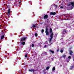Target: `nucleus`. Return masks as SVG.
Segmentation results:
<instances>
[{
	"mask_svg": "<svg viewBox=\"0 0 74 74\" xmlns=\"http://www.w3.org/2000/svg\"><path fill=\"white\" fill-rule=\"evenodd\" d=\"M47 47V45H45V46H44L45 47Z\"/></svg>",
	"mask_w": 74,
	"mask_h": 74,
	"instance_id": "33",
	"label": "nucleus"
},
{
	"mask_svg": "<svg viewBox=\"0 0 74 74\" xmlns=\"http://www.w3.org/2000/svg\"><path fill=\"white\" fill-rule=\"evenodd\" d=\"M68 58H69V59H71V56H69L68 57Z\"/></svg>",
	"mask_w": 74,
	"mask_h": 74,
	"instance_id": "26",
	"label": "nucleus"
},
{
	"mask_svg": "<svg viewBox=\"0 0 74 74\" xmlns=\"http://www.w3.org/2000/svg\"><path fill=\"white\" fill-rule=\"evenodd\" d=\"M29 71H31V72H32V70L29 69Z\"/></svg>",
	"mask_w": 74,
	"mask_h": 74,
	"instance_id": "25",
	"label": "nucleus"
},
{
	"mask_svg": "<svg viewBox=\"0 0 74 74\" xmlns=\"http://www.w3.org/2000/svg\"><path fill=\"white\" fill-rule=\"evenodd\" d=\"M50 38H53V33H51V34L50 35Z\"/></svg>",
	"mask_w": 74,
	"mask_h": 74,
	"instance_id": "3",
	"label": "nucleus"
},
{
	"mask_svg": "<svg viewBox=\"0 0 74 74\" xmlns=\"http://www.w3.org/2000/svg\"><path fill=\"white\" fill-rule=\"evenodd\" d=\"M61 8H63V6H61L60 7Z\"/></svg>",
	"mask_w": 74,
	"mask_h": 74,
	"instance_id": "31",
	"label": "nucleus"
},
{
	"mask_svg": "<svg viewBox=\"0 0 74 74\" xmlns=\"http://www.w3.org/2000/svg\"><path fill=\"white\" fill-rule=\"evenodd\" d=\"M21 3V2H20V3Z\"/></svg>",
	"mask_w": 74,
	"mask_h": 74,
	"instance_id": "38",
	"label": "nucleus"
},
{
	"mask_svg": "<svg viewBox=\"0 0 74 74\" xmlns=\"http://www.w3.org/2000/svg\"><path fill=\"white\" fill-rule=\"evenodd\" d=\"M66 33V29H64L63 30L62 33L64 34H65Z\"/></svg>",
	"mask_w": 74,
	"mask_h": 74,
	"instance_id": "9",
	"label": "nucleus"
},
{
	"mask_svg": "<svg viewBox=\"0 0 74 74\" xmlns=\"http://www.w3.org/2000/svg\"><path fill=\"white\" fill-rule=\"evenodd\" d=\"M32 71L34 72V71H36V70H34V69H32Z\"/></svg>",
	"mask_w": 74,
	"mask_h": 74,
	"instance_id": "28",
	"label": "nucleus"
},
{
	"mask_svg": "<svg viewBox=\"0 0 74 74\" xmlns=\"http://www.w3.org/2000/svg\"><path fill=\"white\" fill-rule=\"evenodd\" d=\"M8 14H10L11 13V9L9 8L8 11Z\"/></svg>",
	"mask_w": 74,
	"mask_h": 74,
	"instance_id": "11",
	"label": "nucleus"
},
{
	"mask_svg": "<svg viewBox=\"0 0 74 74\" xmlns=\"http://www.w3.org/2000/svg\"><path fill=\"white\" fill-rule=\"evenodd\" d=\"M62 57H63L64 58H65L66 57V55H63L62 56Z\"/></svg>",
	"mask_w": 74,
	"mask_h": 74,
	"instance_id": "19",
	"label": "nucleus"
},
{
	"mask_svg": "<svg viewBox=\"0 0 74 74\" xmlns=\"http://www.w3.org/2000/svg\"><path fill=\"white\" fill-rule=\"evenodd\" d=\"M48 29H46V30L45 31L46 34V35H47V36H48L49 35V32H48Z\"/></svg>",
	"mask_w": 74,
	"mask_h": 74,
	"instance_id": "4",
	"label": "nucleus"
},
{
	"mask_svg": "<svg viewBox=\"0 0 74 74\" xmlns=\"http://www.w3.org/2000/svg\"><path fill=\"white\" fill-rule=\"evenodd\" d=\"M47 20L48 21H49V20H48V19H47Z\"/></svg>",
	"mask_w": 74,
	"mask_h": 74,
	"instance_id": "37",
	"label": "nucleus"
},
{
	"mask_svg": "<svg viewBox=\"0 0 74 74\" xmlns=\"http://www.w3.org/2000/svg\"><path fill=\"white\" fill-rule=\"evenodd\" d=\"M44 32V30L43 29L42 30L41 32L42 33H43Z\"/></svg>",
	"mask_w": 74,
	"mask_h": 74,
	"instance_id": "23",
	"label": "nucleus"
},
{
	"mask_svg": "<svg viewBox=\"0 0 74 74\" xmlns=\"http://www.w3.org/2000/svg\"><path fill=\"white\" fill-rule=\"evenodd\" d=\"M50 33H52V28H50Z\"/></svg>",
	"mask_w": 74,
	"mask_h": 74,
	"instance_id": "14",
	"label": "nucleus"
},
{
	"mask_svg": "<svg viewBox=\"0 0 74 74\" xmlns=\"http://www.w3.org/2000/svg\"><path fill=\"white\" fill-rule=\"evenodd\" d=\"M50 22V21H49V22H47V23H49Z\"/></svg>",
	"mask_w": 74,
	"mask_h": 74,
	"instance_id": "35",
	"label": "nucleus"
},
{
	"mask_svg": "<svg viewBox=\"0 0 74 74\" xmlns=\"http://www.w3.org/2000/svg\"><path fill=\"white\" fill-rule=\"evenodd\" d=\"M71 5H72V8H71V9H73V7H74V1L72 2H69L67 4V6H68L69 7Z\"/></svg>",
	"mask_w": 74,
	"mask_h": 74,
	"instance_id": "1",
	"label": "nucleus"
},
{
	"mask_svg": "<svg viewBox=\"0 0 74 74\" xmlns=\"http://www.w3.org/2000/svg\"><path fill=\"white\" fill-rule=\"evenodd\" d=\"M59 49H58L57 50V52H59Z\"/></svg>",
	"mask_w": 74,
	"mask_h": 74,
	"instance_id": "30",
	"label": "nucleus"
},
{
	"mask_svg": "<svg viewBox=\"0 0 74 74\" xmlns=\"http://www.w3.org/2000/svg\"><path fill=\"white\" fill-rule=\"evenodd\" d=\"M37 36H38V34H37V33H36L35 34V37H37Z\"/></svg>",
	"mask_w": 74,
	"mask_h": 74,
	"instance_id": "21",
	"label": "nucleus"
},
{
	"mask_svg": "<svg viewBox=\"0 0 74 74\" xmlns=\"http://www.w3.org/2000/svg\"><path fill=\"white\" fill-rule=\"evenodd\" d=\"M53 71H55V66H53L52 69Z\"/></svg>",
	"mask_w": 74,
	"mask_h": 74,
	"instance_id": "15",
	"label": "nucleus"
},
{
	"mask_svg": "<svg viewBox=\"0 0 74 74\" xmlns=\"http://www.w3.org/2000/svg\"><path fill=\"white\" fill-rule=\"evenodd\" d=\"M60 51L61 53H63V50L61 49Z\"/></svg>",
	"mask_w": 74,
	"mask_h": 74,
	"instance_id": "20",
	"label": "nucleus"
},
{
	"mask_svg": "<svg viewBox=\"0 0 74 74\" xmlns=\"http://www.w3.org/2000/svg\"><path fill=\"white\" fill-rule=\"evenodd\" d=\"M49 52H51L52 53H54V51L51 50H49Z\"/></svg>",
	"mask_w": 74,
	"mask_h": 74,
	"instance_id": "17",
	"label": "nucleus"
},
{
	"mask_svg": "<svg viewBox=\"0 0 74 74\" xmlns=\"http://www.w3.org/2000/svg\"><path fill=\"white\" fill-rule=\"evenodd\" d=\"M56 12H51L50 13V15H56Z\"/></svg>",
	"mask_w": 74,
	"mask_h": 74,
	"instance_id": "5",
	"label": "nucleus"
},
{
	"mask_svg": "<svg viewBox=\"0 0 74 74\" xmlns=\"http://www.w3.org/2000/svg\"><path fill=\"white\" fill-rule=\"evenodd\" d=\"M25 44V42H21V45H24Z\"/></svg>",
	"mask_w": 74,
	"mask_h": 74,
	"instance_id": "12",
	"label": "nucleus"
},
{
	"mask_svg": "<svg viewBox=\"0 0 74 74\" xmlns=\"http://www.w3.org/2000/svg\"><path fill=\"white\" fill-rule=\"evenodd\" d=\"M73 52L71 50L70 51H69V54L70 55H73Z\"/></svg>",
	"mask_w": 74,
	"mask_h": 74,
	"instance_id": "10",
	"label": "nucleus"
},
{
	"mask_svg": "<svg viewBox=\"0 0 74 74\" xmlns=\"http://www.w3.org/2000/svg\"><path fill=\"white\" fill-rule=\"evenodd\" d=\"M27 39V37L22 38L21 39L20 41H25Z\"/></svg>",
	"mask_w": 74,
	"mask_h": 74,
	"instance_id": "2",
	"label": "nucleus"
},
{
	"mask_svg": "<svg viewBox=\"0 0 74 74\" xmlns=\"http://www.w3.org/2000/svg\"><path fill=\"white\" fill-rule=\"evenodd\" d=\"M27 54H26L25 56V58H27Z\"/></svg>",
	"mask_w": 74,
	"mask_h": 74,
	"instance_id": "29",
	"label": "nucleus"
},
{
	"mask_svg": "<svg viewBox=\"0 0 74 74\" xmlns=\"http://www.w3.org/2000/svg\"><path fill=\"white\" fill-rule=\"evenodd\" d=\"M9 15V14H8V15Z\"/></svg>",
	"mask_w": 74,
	"mask_h": 74,
	"instance_id": "39",
	"label": "nucleus"
},
{
	"mask_svg": "<svg viewBox=\"0 0 74 74\" xmlns=\"http://www.w3.org/2000/svg\"><path fill=\"white\" fill-rule=\"evenodd\" d=\"M52 38H49V42H51V41H52Z\"/></svg>",
	"mask_w": 74,
	"mask_h": 74,
	"instance_id": "18",
	"label": "nucleus"
},
{
	"mask_svg": "<svg viewBox=\"0 0 74 74\" xmlns=\"http://www.w3.org/2000/svg\"><path fill=\"white\" fill-rule=\"evenodd\" d=\"M4 35H3L1 36V39L2 40H3V38H4Z\"/></svg>",
	"mask_w": 74,
	"mask_h": 74,
	"instance_id": "13",
	"label": "nucleus"
},
{
	"mask_svg": "<svg viewBox=\"0 0 74 74\" xmlns=\"http://www.w3.org/2000/svg\"><path fill=\"white\" fill-rule=\"evenodd\" d=\"M66 61H67V62H69V60L68 61V60H66Z\"/></svg>",
	"mask_w": 74,
	"mask_h": 74,
	"instance_id": "34",
	"label": "nucleus"
},
{
	"mask_svg": "<svg viewBox=\"0 0 74 74\" xmlns=\"http://www.w3.org/2000/svg\"><path fill=\"white\" fill-rule=\"evenodd\" d=\"M55 7L56 8H58V5H55Z\"/></svg>",
	"mask_w": 74,
	"mask_h": 74,
	"instance_id": "27",
	"label": "nucleus"
},
{
	"mask_svg": "<svg viewBox=\"0 0 74 74\" xmlns=\"http://www.w3.org/2000/svg\"><path fill=\"white\" fill-rule=\"evenodd\" d=\"M48 15H45L44 16V19L45 20V19H48Z\"/></svg>",
	"mask_w": 74,
	"mask_h": 74,
	"instance_id": "8",
	"label": "nucleus"
},
{
	"mask_svg": "<svg viewBox=\"0 0 74 74\" xmlns=\"http://www.w3.org/2000/svg\"><path fill=\"white\" fill-rule=\"evenodd\" d=\"M30 28H31V29H32V28H33V27L32 26V27H31Z\"/></svg>",
	"mask_w": 74,
	"mask_h": 74,
	"instance_id": "32",
	"label": "nucleus"
},
{
	"mask_svg": "<svg viewBox=\"0 0 74 74\" xmlns=\"http://www.w3.org/2000/svg\"><path fill=\"white\" fill-rule=\"evenodd\" d=\"M49 69V66L47 67L46 68V70H48Z\"/></svg>",
	"mask_w": 74,
	"mask_h": 74,
	"instance_id": "22",
	"label": "nucleus"
},
{
	"mask_svg": "<svg viewBox=\"0 0 74 74\" xmlns=\"http://www.w3.org/2000/svg\"><path fill=\"white\" fill-rule=\"evenodd\" d=\"M73 62H74V58H73Z\"/></svg>",
	"mask_w": 74,
	"mask_h": 74,
	"instance_id": "36",
	"label": "nucleus"
},
{
	"mask_svg": "<svg viewBox=\"0 0 74 74\" xmlns=\"http://www.w3.org/2000/svg\"><path fill=\"white\" fill-rule=\"evenodd\" d=\"M72 66H70V70H73V69H74V64H72Z\"/></svg>",
	"mask_w": 74,
	"mask_h": 74,
	"instance_id": "6",
	"label": "nucleus"
},
{
	"mask_svg": "<svg viewBox=\"0 0 74 74\" xmlns=\"http://www.w3.org/2000/svg\"><path fill=\"white\" fill-rule=\"evenodd\" d=\"M38 25H37V24H34L32 25V26L33 27H37V26Z\"/></svg>",
	"mask_w": 74,
	"mask_h": 74,
	"instance_id": "7",
	"label": "nucleus"
},
{
	"mask_svg": "<svg viewBox=\"0 0 74 74\" xmlns=\"http://www.w3.org/2000/svg\"><path fill=\"white\" fill-rule=\"evenodd\" d=\"M32 47H35V46H34V44L33 43L32 44Z\"/></svg>",
	"mask_w": 74,
	"mask_h": 74,
	"instance_id": "24",
	"label": "nucleus"
},
{
	"mask_svg": "<svg viewBox=\"0 0 74 74\" xmlns=\"http://www.w3.org/2000/svg\"><path fill=\"white\" fill-rule=\"evenodd\" d=\"M49 27V25H47L46 27V30H47H47H48V27Z\"/></svg>",
	"mask_w": 74,
	"mask_h": 74,
	"instance_id": "16",
	"label": "nucleus"
}]
</instances>
